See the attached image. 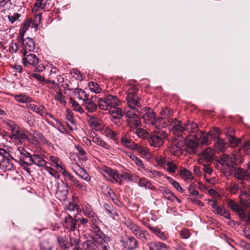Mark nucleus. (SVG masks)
<instances>
[{
	"label": "nucleus",
	"mask_w": 250,
	"mask_h": 250,
	"mask_svg": "<svg viewBox=\"0 0 250 250\" xmlns=\"http://www.w3.org/2000/svg\"><path fill=\"white\" fill-rule=\"evenodd\" d=\"M83 212L84 215L88 218L90 223V227L93 232L97 236L103 235V231L101 229V227L103 224L100 219L96 212L93 211L91 205L87 203H83L82 205Z\"/></svg>",
	"instance_id": "obj_1"
},
{
	"label": "nucleus",
	"mask_w": 250,
	"mask_h": 250,
	"mask_svg": "<svg viewBox=\"0 0 250 250\" xmlns=\"http://www.w3.org/2000/svg\"><path fill=\"white\" fill-rule=\"evenodd\" d=\"M127 95L126 97V101L127 104V108H125L127 110L132 111L141 112L142 104L141 103V99L137 94L138 87L134 85H128L126 86Z\"/></svg>",
	"instance_id": "obj_2"
},
{
	"label": "nucleus",
	"mask_w": 250,
	"mask_h": 250,
	"mask_svg": "<svg viewBox=\"0 0 250 250\" xmlns=\"http://www.w3.org/2000/svg\"><path fill=\"white\" fill-rule=\"evenodd\" d=\"M171 129L177 136L182 135L183 134L185 136H182V138H185L188 136L186 132L188 133L196 132L198 131V125L193 121H188L187 123L182 124L178 121L176 125L171 127Z\"/></svg>",
	"instance_id": "obj_3"
},
{
	"label": "nucleus",
	"mask_w": 250,
	"mask_h": 250,
	"mask_svg": "<svg viewBox=\"0 0 250 250\" xmlns=\"http://www.w3.org/2000/svg\"><path fill=\"white\" fill-rule=\"evenodd\" d=\"M124 224L132 234L143 242L147 241L149 236L148 232L144 228L138 226L130 219H125Z\"/></svg>",
	"instance_id": "obj_4"
},
{
	"label": "nucleus",
	"mask_w": 250,
	"mask_h": 250,
	"mask_svg": "<svg viewBox=\"0 0 250 250\" xmlns=\"http://www.w3.org/2000/svg\"><path fill=\"white\" fill-rule=\"evenodd\" d=\"M167 134L163 130L154 131L147 137L149 145L154 147H160L164 144V141L166 138Z\"/></svg>",
	"instance_id": "obj_5"
},
{
	"label": "nucleus",
	"mask_w": 250,
	"mask_h": 250,
	"mask_svg": "<svg viewBox=\"0 0 250 250\" xmlns=\"http://www.w3.org/2000/svg\"><path fill=\"white\" fill-rule=\"evenodd\" d=\"M98 103V106L101 109L109 110L112 107L118 106L120 102L116 96L108 95L105 97L99 99Z\"/></svg>",
	"instance_id": "obj_6"
},
{
	"label": "nucleus",
	"mask_w": 250,
	"mask_h": 250,
	"mask_svg": "<svg viewBox=\"0 0 250 250\" xmlns=\"http://www.w3.org/2000/svg\"><path fill=\"white\" fill-rule=\"evenodd\" d=\"M125 114L127 117L126 122L127 125L131 130H134L135 128L139 127L141 125V119L137 113H140L138 111H132L125 108Z\"/></svg>",
	"instance_id": "obj_7"
},
{
	"label": "nucleus",
	"mask_w": 250,
	"mask_h": 250,
	"mask_svg": "<svg viewBox=\"0 0 250 250\" xmlns=\"http://www.w3.org/2000/svg\"><path fill=\"white\" fill-rule=\"evenodd\" d=\"M182 139H183L182 138ZM187 146L183 139L178 141H175L170 148V151L173 155L179 156L183 154L185 152H187Z\"/></svg>",
	"instance_id": "obj_8"
},
{
	"label": "nucleus",
	"mask_w": 250,
	"mask_h": 250,
	"mask_svg": "<svg viewBox=\"0 0 250 250\" xmlns=\"http://www.w3.org/2000/svg\"><path fill=\"white\" fill-rule=\"evenodd\" d=\"M218 163L224 167L230 168L233 167L236 163L235 156L232 154H223L218 160Z\"/></svg>",
	"instance_id": "obj_9"
},
{
	"label": "nucleus",
	"mask_w": 250,
	"mask_h": 250,
	"mask_svg": "<svg viewBox=\"0 0 250 250\" xmlns=\"http://www.w3.org/2000/svg\"><path fill=\"white\" fill-rule=\"evenodd\" d=\"M28 137L25 131L21 129L20 126L13 133H12L9 138L12 142L16 145H19L22 143V141L26 140Z\"/></svg>",
	"instance_id": "obj_10"
},
{
	"label": "nucleus",
	"mask_w": 250,
	"mask_h": 250,
	"mask_svg": "<svg viewBox=\"0 0 250 250\" xmlns=\"http://www.w3.org/2000/svg\"><path fill=\"white\" fill-rule=\"evenodd\" d=\"M227 202L232 210L237 213L240 220H244L246 218L245 209L241 207L238 204L232 200H228Z\"/></svg>",
	"instance_id": "obj_11"
},
{
	"label": "nucleus",
	"mask_w": 250,
	"mask_h": 250,
	"mask_svg": "<svg viewBox=\"0 0 250 250\" xmlns=\"http://www.w3.org/2000/svg\"><path fill=\"white\" fill-rule=\"evenodd\" d=\"M86 120L93 129L100 131L104 127L102 121L95 115L87 114Z\"/></svg>",
	"instance_id": "obj_12"
},
{
	"label": "nucleus",
	"mask_w": 250,
	"mask_h": 250,
	"mask_svg": "<svg viewBox=\"0 0 250 250\" xmlns=\"http://www.w3.org/2000/svg\"><path fill=\"white\" fill-rule=\"evenodd\" d=\"M161 115L163 119L166 120L167 123V125L171 126L172 127L174 126L175 125H176L178 122V120L176 118H171L173 115V111L168 107H166L161 111Z\"/></svg>",
	"instance_id": "obj_13"
},
{
	"label": "nucleus",
	"mask_w": 250,
	"mask_h": 250,
	"mask_svg": "<svg viewBox=\"0 0 250 250\" xmlns=\"http://www.w3.org/2000/svg\"><path fill=\"white\" fill-rule=\"evenodd\" d=\"M77 221V220L73 219L70 215H67L65 217L63 226L69 232H74V235L79 234V230L76 229Z\"/></svg>",
	"instance_id": "obj_14"
},
{
	"label": "nucleus",
	"mask_w": 250,
	"mask_h": 250,
	"mask_svg": "<svg viewBox=\"0 0 250 250\" xmlns=\"http://www.w3.org/2000/svg\"><path fill=\"white\" fill-rule=\"evenodd\" d=\"M104 172L109 177V180L113 183H119L122 185L124 183L123 180L120 178V174H119L116 170H113L109 167H105Z\"/></svg>",
	"instance_id": "obj_15"
},
{
	"label": "nucleus",
	"mask_w": 250,
	"mask_h": 250,
	"mask_svg": "<svg viewBox=\"0 0 250 250\" xmlns=\"http://www.w3.org/2000/svg\"><path fill=\"white\" fill-rule=\"evenodd\" d=\"M21 52L23 56L22 62L24 65L25 66L27 64L35 65L38 63L39 60L36 55L31 53L27 54V52L25 50H21Z\"/></svg>",
	"instance_id": "obj_16"
},
{
	"label": "nucleus",
	"mask_w": 250,
	"mask_h": 250,
	"mask_svg": "<svg viewBox=\"0 0 250 250\" xmlns=\"http://www.w3.org/2000/svg\"><path fill=\"white\" fill-rule=\"evenodd\" d=\"M230 172L238 180H242L246 178L250 181L249 177L250 172H247L242 168L238 167H233L230 169Z\"/></svg>",
	"instance_id": "obj_17"
},
{
	"label": "nucleus",
	"mask_w": 250,
	"mask_h": 250,
	"mask_svg": "<svg viewBox=\"0 0 250 250\" xmlns=\"http://www.w3.org/2000/svg\"><path fill=\"white\" fill-rule=\"evenodd\" d=\"M124 248L126 250H133L138 247L137 240L133 236H128L126 239L121 240Z\"/></svg>",
	"instance_id": "obj_18"
},
{
	"label": "nucleus",
	"mask_w": 250,
	"mask_h": 250,
	"mask_svg": "<svg viewBox=\"0 0 250 250\" xmlns=\"http://www.w3.org/2000/svg\"><path fill=\"white\" fill-rule=\"evenodd\" d=\"M51 84H52V88L54 91V92L52 91L51 93L54 96L55 100L59 101L61 104H65L66 102L64 100V96L61 92L60 87L54 81L52 82Z\"/></svg>",
	"instance_id": "obj_19"
},
{
	"label": "nucleus",
	"mask_w": 250,
	"mask_h": 250,
	"mask_svg": "<svg viewBox=\"0 0 250 250\" xmlns=\"http://www.w3.org/2000/svg\"><path fill=\"white\" fill-rule=\"evenodd\" d=\"M73 171L75 173L81 178L83 179L86 182H89L91 180V177L89 174L87 173L85 170L80 167L78 165L76 164L74 166L73 168Z\"/></svg>",
	"instance_id": "obj_20"
},
{
	"label": "nucleus",
	"mask_w": 250,
	"mask_h": 250,
	"mask_svg": "<svg viewBox=\"0 0 250 250\" xmlns=\"http://www.w3.org/2000/svg\"><path fill=\"white\" fill-rule=\"evenodd\" d=\"M20 41H22L21 45L23 49L21 50H25L26 52H32L34 50L35 44L32 38L27 37L23 40L21 39Z\"/></svg>",
	"instance_id": "obj_21"
},
{
	"label": "nucleus",
	"mask_w": 250,
	"mask_h": 250,
	"mask_svg": "<svg viewBox=\"0 0 250 250\" xmlns=\"http://www.w3.org/2000/svg\"><path fill=\"white\" fill-rule=\"evenodd\" d=\"M68 192L67 187L63 184L58 187V189L56 192V196L59 200L65 201L67 199Z\"/></svg>",
	"instance_id": "obj_22"
},
{
	"label": "nucleus",
	"mask_w": 250,
	"mask_h": 250,
	"mask_svg": "<svg viewBox=\"0 0 250 250\" xmlns=\"http://www.w3.org/2000/svg\"><path fill=\"white\" fill-rule=\"evenodd\" d=\"M29 161L32 164L37 166L39 167H45L46 162L41 156L37 154L31 155Z\"/></svg>",
	"instance_id": "obj_23"
},
{
	"label": "nucleus",
	"mask_w": 250,
	"mask_h": 250,
	"mask_svg": "<svg viewBox=\"0 0 250 250\" xmlns=\"http://www.w3.org/2000/svg\"><path fill=\"white\" fill-rule=\"evenodd\" d=\"M121 143L122 145L125 147L133 149L136 144H135L130 137L126 133L122 135L121 138Z\"/></svg>",
	"instance_id": "obj_24"
},
{
	"label": "nucleus",
	"mask_w": 250,
	"mask_h": 250,
	"mask_svg": "<svg viewBox=\"0 0 250 250\" xmlns=\"http://www.w3.org/2000/svg\"><path fill=\"white\" fill-rule=\"evenodd\" d=\"M57 240L62 250H67L72 247V242H69V239L66 236H58Z\"/></svg>",
	"instance_id": "obj_25"
},
{
	"label": "nucleus",
	"mask_w": 250,
	"mask_h": 250,
	"mask_svg": "<svg viewBox=\"0 0 250 250\" xmlns=\"http://www.w3.org/2000/svg\"><path fill=\"white\" fill-rule=\"evenodd\" d=\"M98 243L94 239H90L84 241L83 246L84 250H98Z\"/></svg>",
	"instance_id": "obj_26"
},
{
	"label": "nucleus",
	"mask_w": 250,
	"mask_h": 250,
	"mask_svg": "<svg viewBox=\"0 0 250 250\" xmlns=\"http://www.w3.org/2000/svg\"><path fill=\"white\" fill-rule=\"evenodd\" d=\"M103 134L109 140H112L117 144L119 141L118 134L109 127H105L104 130Z\"/></svg>",
	"instance_id": "obj_27"
},
{
	"label": "nucleus",
	"mask_w": 250,
	"mask_h": 250,
	"mask_svg": "<svg viewBox=\"0 0 250 250\" xmlns=\"http://www.w3.org/2000/svg\"><path fill=\"white\" fill-rule=\"evenodd\" d=\"M210 135L208 133L201 131L198 133L194 135L199 143L201 145H208V138Z\"/></svg>",
	"instance_id": "obj_28"
},
{
	"label": "nucleus",
	"mask_w": 250,
	"mask_h": 250,
	"mask_svg": "<svg viewBox=\"0 0 250 250\" xmlns=\"http://www.w3.org/2000/svg\"><path fill=\"white\" fill-rule=\"evenodd\" d=\"M213 150L210 148H206L202 153L200 160V163L202 161H204L207 163L211 162L212 160Z\"/></svg>",
	"instance_id": "obj_29"
},
{
	"label": "nucleus",
	"mask_w": 250,
	"mask_h": 250,
	"mask_svg": "<svg viewBox=\"0 0 250 250\" xmlns=\"http://www.w3.org/2000/svg\"><path fill=\"white\" fill-rule=\"evenodd\" d=\"M28 108L31 109L34 112L39 114L41 116H45V109L43 105L29 104L27 105Z\"/></svg>",
	"instance_id": "obj_30"
},
{
	"label": "nucleus",
	"mask_w": 250,
	"mask_h": 250,
	"mask_svg": "<svg viewBox=\"0 0 250 250\" xmlns=\"http://www.w3.org/2000/svg\"><path fill=\"white\" fill-rule=\"evenodd\" d=\"M15 155L20 159H29L31 154L27 152L25 149L22 146H18L15 150Z\"/></svg>",
	"instance_id": "obj_31"
},
{
	"label": "nucleus",
	"mask_w": 250,
	"mask_h": 250,
	"mask_svg": "<svg viewBox=\"0 0 250 250\" xmlns=\"http://www.w3.org/2000/svg\"><path fill=\"white\" fill-rule=\"evenodd\" d=\"M132 150L137 151L142 157L148 158L151 156V154L147 147H144L137 144Z\"/></svg>",
	"instance_id": "obj_32"
},
{
	"label": "nucleus",
	"mask_w": 250,
	"mask_h": 250,
	"mask_svg": "<svg viewBox=\"0 0 250 250\" xmlns=\"http://www.w3.org/2000/svg\"><path fill=\"white\" fill-rule=\"evenodd\" d=\"M150 125L159 130L161 128L165 127L167 125V123L166 120L163 119L161 117L160 118H156L155 117Z\"/></svg>",
	"instance_id": "obj_33"
},
{
	"label": "nucleus",
	"mask_w": 250,
	"mask_h": 250,
	"mask_svg": "<svg viewBox=\"0 0 250 250\" xmlns=\"http://www.w3.org/2000/svg\"><path fill=\"white\" fill-rule=\"evenodd\" d=\"M146 113L143 114L142 118L144 121L148 124H151L152 121L155 117V114L152 109L149 108L148 109L146 107L145 108Z\"/></svg>",
	"instance_id": "obj_34"
},
{
	"label": "nucleus",
	"mask_w": 250,
	"mask_h": 250,
	"mask_svg": "<svg viewBox=\"0 0 250 250\" xmlns=\"http://www.w3.org/2000/svg\"><path fill=\"white\" fill-rule=\"evenodd\" d=\"M120 178L128 182H135L138 179V176L135 174H131L126 171H123L120 174Z\"/></svg>",
	"instance_id": "obj_35"
},
{
	"label": "nucleus",
	"mask_w": 250,
	"mask_h": 250,
	"mask_svg": "<svg viewBox=\"0 0 250 250\" xmlns=\"http://www.w3.org/2000/svg\"><path fill=\"white\" fill-rule=\"evenodd\" d=\"M109 111V113L115 119H120L125 114L122 109L118 107V106H115L112 107Z\"/></svg>",
	"instance_id": "obj_36"
},
{
	"label": "nucleus",
	"mask_w": 250,
	"mask_h": 250,
	"mask_svg": "<svg viewBox=\"0 0 250 250\" xmlns=\"http://www.w3.org/2000/svg\"><path fill=\"white\" fill-rule=\"evenodd\" d=\"M144 170L146 172V176L150 178H160L163 175L162 172L153 169L145 167Z\"/></svg>",
	"instance_id": "obj_37"
},
{
	"label": "nucleus",
	"mask_w": 250,
	"mask_h": 250,
	"mask_svg": "<svg viewBox=\"0 0 250 250\" xmlns=\"http://www.w3.org/2000/svg\"><path fill=\"white\" fill-rule=\"evenodd\" d=\"M83 101L84 102L83 105L88 112H93L96 111L97 106L92 100L88 99L87 97Z\"/></svg>",
	"instance_id": "obj_38"
},
{
	"label": "nucleus",
	"mask_w": 250,
	"mask_h": 250,
	"mask_svg": "<svg viewBox=\"0 0 250 250\" xmlns=\"http://www.w3.org/2000/svg\"><path fill=\"white\" fill-rule=\"evenodd\" d=\"M14 99L18 102L22 104L27 103L31 101V98L25 94L15 95L13 96Z\"/></svg>",
	"instance_id": "obj_39"
},
{
	"label": "nucleus",
	"mask_w": 250,
	"mask_h": 250,
	"mask_svg": "<svg viewBox=\"0 0 250 250\" xmlns=\"http://www.w3.org/2000/svg\"><path fill=\"white\" fill-rule=\"evenodd\" d=\"M140 187H145V188H148L150 190H155V187L151 182L146 178L140 179L138 182Z\"/></svg>",
	"instance_id": "obj_40"
},
{
	"label": "nucleus",
	"mask_w": 250,
	"mask_h": 250,
	"mask_svg": "<svg viewBox=\"0 0 250 250\" xmlns=\"http://www.w3.org/2000/svg\"><path fill=\"white\" fill-rule=\"evenodd\" d=\"M199 144L198 141L195 138V140H189L188 142L186 144L187 146V150L189 153H194L196 148L197 147L198 144Z\"/></svg>",
	"instance_id": "obj_41"
},
{
	"label": "nucleus",
	"mask_w": 250,
	"mask_h": 250,
	"mask_svg": "<svg viewBox=\"0 0 250 250\" xmlns=\"http://www.w3.org/2000/svg\"><path fill=\"white\" fill-rule=\"evenodd\" d=\"M5 125L6 126L7 129L11 131L12 133L15 132L17 129H18L19 126L17 125L14 122L10 120H5L4 122Z\"/></svg>",
	"instance_id": "obj_42"
},
{
	"label": "nucleus",
	"mask_w": 250,
	"mask_h": 250,
	"mask_svg": "<svg viewBox=\"0 0 250 250\" xmlns=\"http://www.w3.org/2000/svg\"><path fill=\"white\" fill-rule=\"evenodd\" d=\"M135 132L137 135L141 138H146L149 136V133L145 129L140 128V126L135 128L134 130H132Z\"/></svg>",
	"instance_id": "obj_43"
},
{
	"label": "nucleus",
	"mask_w": 250,
	"mask_h": 250,
	"mask_svg": "<svg viewBox=\"0 0 250 250\" xmlns=\"http://www.w3.org/2000/svg\"><path fill=\"white\" fill-rule=\"evenodd\" d=\"M152 245L155 250H167L169 247L160 241H154L152 243Z\"/></svg>",
	"instance_id": "obj_44"
},
{
	"label": "nucleus",
	"mask_w": 250,
	"mask_h": 250,
	"mask_svg": "<svg viewBox=\"0 0 250 250\" xmlns=\"http://www.w3.org/2000/svg\"><path fill=\"white\" fill-rule=\"evenodd\" d=\"M74 95L80 100H85L88 97L84 91L80 88H76L74 91Z\"/></svg>",
	"instance_id": "obj_45"
},
{
	"label": "nucleus",
	"mask_w": 250,
	"mask_h": 250,
	"mask_svg": "<svg viewBox=\"0 0 250 250\" xmlns=\"http://www.w3.org/2000/svg\"><path fill=\"white\" fill-rule=\"evenodd\" d=\"M88 87L91 91L95 93H99L101 91V88L99 85L94 82L89 83Z\"/></svg>",
	"instance_id": "obj_46"
},
{
	"label": "nucleus",
	"mask_w": 250,
	"mask_h": 250,
	"mask_svg": "<svg viewBox=\"0 0 250 250\" xmlns=\"http://www.w3.org/2000/svg\"><path fill=\"white\" fill-rule=\"evenodd\" d=\"M228 140L231 147H235L240 143V140L233 135H228Z\"/></svg>",
	"instance_id": "obj_47"
},
{
	"label": "nucleus",
	"mask_w": 250,
	"mask_h": 250,
	"mask_svg": "<svg viewBox=\"0 0 250 250\" xmlns=\"http://www.w3.org/2000/svg\"><path fill=\"white\" fill-rule=\"evenodd\" d=\"M70 103L72 104L73 110L75 111L78 112L79 113L82 114L84 112V110L81 105L76 102L75 100L70 99Z\"/></svg>",
	"instance_id": "obj_48"
},
{
	"label": "nucleus",
	"mask_w": 250,
	"mask_h": 250,
	"mask_svg": "<svg viewBox=\"0 0 250 250\" xmlns=\"http://www.w3.org/2000/svg\"><path fill=\"white\" fill-rule=\"evenodd\" d=\"M108 194L109 195L110 198L116 205L119 207L121 206V202H120L117 196L115 195V193L112 190L109 189V190L108 191Z\"/></svg>",
	"instance_id": "obj_49"
},
{
	"label": "nucleus",
	"mask_w": 250,
	"mask_h": 250,
	"mask_svg": "<svg viewBox=\"0 0 250 250\" xmlns=\"http://www.w3.org/2000/svg\"><path fill=\"white\" fill-rule=\"evenodd\" d=\"M226 143L224 141L220 138H218L216 142L215 143V146L221 152H223L225 148Z\"/></svg>",
	"instance_id": "obj_50"
},
{
	"label": "nucleus",
	"mask_w": 250,
	"mask_h": 250,
	"mask_svg": "<svg viewBox=\"0 0 250 250\" xmlns=\"http://www.w3.org/2000/svg\"><path fill=\"white\" fill-rule=\"evenodd\" d=\"M12 3L10 0H0V8L2 10H8L11 6Z\"/></svg>",
	"instance_id": "obj_51"
},
{
	"label": "nucleus",
	"mask_w": 250,
	"mask_h": 250,
	"mask_svg": "<svg viewBox=\"0 0 250 250\" xmlns=\"http://www.w3.org/2000/svg\"><path fill=\"white\" fill-rule=\"evenodd\" d=\"M49 159L50 161H51V162L54 164L53 166L56 167L57 168H60L61 169V167H63L61 165L62 162L59 158L54 156H51L49 157Z\"/></svg>",
	"instance_id": "obj_52"
},
{
	"label": "nucleus",
	"mask_w": 250,
	"mask_h": 250,
	"mask_svg": "<svg viewBox=\"0 0 250 250\" xmlns=\"http://www.w3.org/2000/svg\"><path fill=\"white\" fill-rule=\"evenodd\" d=\"M75 148L78 151V155L81 157V159L83 161H85L87 160V157L85 156L86 152L83 150L82 147L79 145L75 146Z\"/></svg>",
	"instance_id": "obj_53"
},
{
	"label": "nucleus",
	"mask_w": 250,
	"mask_h": 250,
	"mask_svg": "<svg viewBox=\"0 0 250 250\" xmlns=\"http://www.w3.org/2000/svg\"><path fill=\"white\" fill-rule=\"evenodd\" d=\"M180 173L186 180H192L193 179V177L191 172L187 169L184 168L182 169L181 170Z\"/></svg>",
	"instance_id": "obj_54"
},
{
	"label": "nucleus",
	"mask_w": 250,
	"mask_h": 250,
	"mask_svg": "<svg viewBox=\"0 0 250 250\" xmlns=\"http://www.w3.org/2000/svg\"><path fill=\"white\" fill-rule=\"evenodd\" d=\"M73 184L75 187L78 188L81 191H86L87 190L85 184L84 183H81L77 179L74 180Z\"/></svg>",
	"instance_id": "obj_55"
},
{
	"label": "nucleus",
	"mask_w": 250,
	"mask_h": 250,
	"mask_svg": "<svg viewBox=\"0 0 250 250\" xmlns=\"http://www.w3.org/2000/svg\"><path fill=\"white\" fill-rule=\"evenodd\" d=\"M31 76L35 78V79H36L37 80H38V81L40 82H44L45 83H46L52 84V82H54L53 81L51 80H45V79L41 75L38 73H33L31 74Z\"/></svg>",
	"instance_id": "obj_56"
},
{
	"label": "nucleus",
	"mask_w": 250,
	"mask_h": 250,
	"mask_svg": "<svg viewBox=\"0 0 250 250\" xmlns=\"http://www.w3.org/2000/svg\"><path fill=\"white\" fill-rule=\"evenodd\" d=\"M227 188L231 194H235L239 189V186L237 184L232 183L228 186Z\"/></svg>",
	"instance_id": "obj_57"
},
{
	"label": "nucleus",
	"mask_w": 250,
	"mask_h": 250,
	"mask_svg": "<svg viewBox=\"0 0 250 250\" xmlns=\"http://www.w3.org/2000/svg\"><path fill=\"white\" fill-rule=\"evenodd\" d=\"M98 237L102 239L100 242L101 246H109V242L111 241V238L109 237L104 235L103 233L102 236Z\"/></svg>",
	"instance_id": "obj_58"
},
{
	"label": "nucleus",
	"mask_w": 250,
	"mask_h": 250,
	"mask_svg": "<svg viewBox=\"0 0 250 250\" xmlns=\"http://www.w3.org/2000/svg\"><path fill=\"white\" fill-rule=\"evenodd\" d=\"M239 198L240 203L246 208H250V197Z\"/></svg>",
	"instance_id": "obj_59"
},
{
	"label": "nucleus",
	"mask_w": 250,
	"mask_h": 250,
	"mask_svg": "<svg viewBox=\"0 0 250 250\" xmlns=\"http://www.w3.org/2000/svg\"><path fill=\"white\" fill-rule=\"evenodd\" d=\"M166 165L167 167V170L168 172L170 173H174L175 172L177 166L174 163L171 161H168Z\"/></svg>",
	"instance_id": "obj_60"
},
{
	"label": "nucleus",
	"mask_w": 250,
	"mask_h": 250,
	"mask_svg": "<svg viewBox=\"0 0 250 250\" xmlns=\"http://www.w3.org/2000/svg\"><path fill=\"white\" fill-rule=\"evenodd\" d=\"M71 74L72 76L76 80L82 81L83 79V75L79 71L77 70H73L72 72H71Z\"/></svg>",
	"instance_id": "obj_61"
},
{
	"label": "nucleus",
	"mask_w": 250,
	"mask_h": 250,
	"mask_svg": "<svg viewBox=\"0 0 250 250\" xmlns=\"http://www.w3.org/2000/svg\"><path fill=\"white\" fill-rule=\"evenodd\" d=\"M61 170H62V173L63 176L73 183L74 180H76V179H75L64 167H61Z\"/></svg>",
	"instance_id": "obj_62"
},
{
	"label": "nucleus",
	"mask_w": 250,
	"mask_h": 250,
	"mask_svg": "<svg viewBox=\"0 0 250 250\" xmlns=\"http://www.w3.org/2000/svg\"><path fill=\"white\" fill-rule=\"evenodd\" d=\"M133 162L135 164L136 166L139 168V170H144L145 169V167L144 166L142 161L138 157H137L136 158H134Z\"/></svg>",
	"instance_id": "obj_63"
},
{
	"label": "nucleus",
	"mask_w": 250,
	"mask_h": 250,
	"mask_svg": "<svg viewBox=\"0 0 250 250\" xmlns=\"http://www.w3.org/2000/svg\"><path fill=\"white\" fill-rule=\"evenodd\" d=\"M52 248V244L48 241H43L41 244L42 250H51Z\"/></svg>",
	"instance_id": "obj_64"
}]
</instances>
